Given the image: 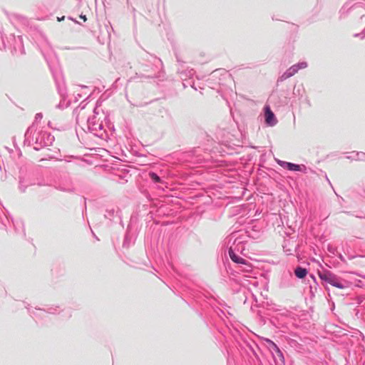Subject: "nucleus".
Returning <instances> with one entry per match:
<instances>
[{
    "instance_id": "f257e3e1",
    "label": "nucleus",
    "mask_w": 365,
    "mask_h": 365,
    "mask_svg": "<svg viewBox=\"0 0 365 365\" xmlns=\"http://www.w3.org/2000/svg\"><path fill=\"white\" fill-rule=\"evenodd\" d=\"M319 278L331 285L339 289H344L346 286L333 273L329 271H323L319 273Z\"/></svg>"
},
{
    "instance_id": "f03ea898",
    "label": "nucleus",
    "mask_w": 365,
    "mask_h": 365,
    "mask_svg": "<svg viewBox=\"0 0 365 365\" xmlns=\"http://www.w3.org/2000/svg\"><path fill=\"white\" fill-rule=\"evenodd\" d=\"M229 256L230 257V259L235 263H237V264H244L245 266H247V269H245V271L246 272H250L251 271V269H252V265L248 263L245 259L240 257V256H238L235 252L234 250L232 249V247H230L229 249Z\"/></svg>"
},
{
    "instance_id": "7ed1b4c3",
    "label": "nucleus",
    "mask_w": 365,
    "mask_h": 365,
    "mask_svg": "<svg viewBox=\"0 0 365 365\" xmlns=\"http://www.w3.org/2000/svg\"><path fill=\"white\" fill-rule=\"evenodd\" d=\"M264 112L266 123L269 125H274L277 123V120L275 119L274 114L269 106H266L264 107Z\"/></svg>"
},
{
    "instance_id": "20e7f679",
    "label": "nucleus",
    "mask_w": 365,
    "mask_h": 365,
    "mask_svg": "<svg viewBox=\"0 0 365 365\" xmlns=\"http://www.w3.org/2000/svg\"><path fill=\"white\" fill-rule=\"evenodd\" d=\"M294 274L298 278L303 279L307 276V270L305 268L298 267L295 269Z\"/></svg>"
},
{
    "instance_id": "39448f33",
    "label": "nucleus",
    "mask_w": 365,
    "mask_h": 365,
    "mask_svg": "<svg viewBox=\"0 0 365 365\" xmlns=\"http://www.w3.org/2000/svg\"><path fill=\"white\" fill-rule=\"evenodd\" d=\"M265 341L269 344L272 349H273L277 353L282 355V352L279 350V347L272 341L268 339H266Z\"/></svg>"
},
{
    "instance_id": "423d86ee",
    "label": "nucleus",
    "mask_w": 365,
    "mask_h": 365,
    "mask_svg": "<svg viewBox=\"0 0 365 365\" xmlns=\"http://www.w3.org/2000/svg\"><path fill=\"white\" fill-rule=\"evenodd\" d=\"M284 167L290 170H299V166L291 163H284Z\"/></svg>"
},
{
    "instance_id": "0eeeda50",
    "label": "nucleus",
    "mask_w": 365,
    "mask_h": 365,
    "mask_svg": "<svg viewBox=\"0 0 365 365\" xmlns=\"http://www.w3.org/2000/svg\"><path fill=\"white\" fill-rule=\"evenodd\" d=\"M299 69V65H294L288 70L287 75L291 76L298 71Z\"/></svg>"
},
{
    "instance_id": "6e6552de",
    "label": "nucleus",
    "mask_w": 365,
    "mask_h": 365,
    "mask_svg": "<svg viewBox=\"0 0 365 365\" xmlns=\"http://www.w3.org/2000/svg\"><path fill=\"white\" fill-rule=\"evenodd\" d=\"M149 175H150V178L153 180H154L155 182H158L160 181V178L155 173H150Z\"/></svg>"
},
{
    "instance_id": "1a4fd4ad",
    "label": "nucleus",
    "mask_w": 365,
    "mask_h": 365,
    "mask_svg": "<svg viewBox=\"0 0 365 365\" xmlns=\"http://www.w3.org/2000/svg\"><path fill=\"white\" fill-rule=\"evenodd\" d=\"M298 65H299V69L304 68L307 66V64L305 62L300 63Z\"/></svg>"
},
{
    "instance_id": "9d476101",
    "label": "nucleus",
    "mask_w": 365,
    "mask_h": 365,
    "mask_svg": "<svg viewBox=\"0 0 365 365\" xmlns=\"http://www.w3.org/2000/svg\"><path fill=\"white\" fill-rule=\"evenodd\" d=\"M81 18L84 21H86L87 20V19H86V16H82V15H81Z\"/></svg>"
},
{
    "instance_id": "9b49d317",
    "label": "nucleus",
    "mask_w": 365,
    "mask_h": 365,
    "mask_svg": "<svg viewBox=\"0 0 365 365\" xmlns=\"http://www.w3.org/2000/svg\"><path fill=\"white\" fill-rule=\"evenodd\" d=\"M63 19H64V16H62L61 18H59V17L57 18L58 21H63Z\"/></svg>"
}]
</instances>
